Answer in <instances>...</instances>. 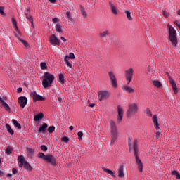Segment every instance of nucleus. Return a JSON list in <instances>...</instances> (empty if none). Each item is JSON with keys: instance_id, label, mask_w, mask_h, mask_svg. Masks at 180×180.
<instances>
[{"instance_id": "f257e3e1", "label": "nucleus", "mask_w": 180, "mask_h": 180, "mask_svg": "<svg viewBox=\"0 0 180 180\" xmlns=\"http://www.w3.org/2000/svg\"><path fill=\"white\" fill-rule=\"evenodd\" d=\"M168 28H169V40L171 43V44L174 47L178 46V37H176V31L175 30V28L171 25V24H168Z\"/></svg>"}, {"instance_id": "f03ea898", "label": "nucleus", "mask_w": 180, "mask_h": 180, "mask_svg": "<svg viewBox=\"0 0 180 180\" xmlns=\"http://www.w3.org/2000/svg\"><path fill=\"white\" fill-rule=\"evenodd\" d=\"M133 148L134 151L136 165L138 167L139 172H141L143 171V162H141V160L139 158V148L137 147V139H134V141Z\"/></svg>"}, {"instance_id": "7ed1b4c3", "label": "nucleus", "mask_w": 180, "mask_h": 180, "mask_svg": "<svg viewBox=\"0 0 180 180\" xmlns=\"http://www.w3.org/2000/svg\"><path fill=\"white\" fill-rule=\"evenodd\" d=\"M44 79L42 80V85L44 88H49L53 85V82L54 81V76L49 72L44 73Z\"/></svg>"}, {"instance_id": "20e7f679", "label": "nucleus", "mask_w": 180, "mask_h": 180, "mask_svg": "<svg viewBox=\"0 0 180 180\" xmlns=\"http://www.w3.org/2000/svg\"><path fill=\"white\" fill-rule=\"evenodd\" d=\"M110 127L111 131V143L110 146H113V143L117 139V136H119L117 133V127L116 126V123L113 120H110Z\"/></svg>"}, {"instance_id": "39448f33", "label": "nucleus", "mask_w": 180, "mask_h": 180, "mask_svg": "<svg viewBox=\"0 0 180 180\" xmlns=\"http://www.w3.org/2000/svg\"><path fill=\"white\" fill-rule=\"evenodd\" d=\"M139 110V106L137 105V103H133L131 104H129V109L127 112V115L128 117H131V116L136 115Z\"/></svg>"}, {"instance_id": "423d86ee", "label": "nucleus", "mask_w": 180, "mask_h": 180, "mask_svg": "<svg viewBox=\"0 0 180 180\" xmlns=\"http://www.w3.org/2000/svg\"><path fill=\"white\" fill-rule=\"evenodd\" d=\"M98 101H106L110 96V92L106 90H101L98 92Z\"/></svg>"}, {"instance_id": "0eeeda50", "label": "nucleus", "mask_w": 180, "mask_h": 180, "mask_svg": "<svg viewBox=\"0 0 180 180\" xmlns=\"http://www.w3.org/2000/svg\"><path fill=\"white\" fill-rule=\"evenodd\" d=\"M108 77L112 88H117V79L112 71L108 72Z\"/></svg>"}, {"instance_id": "6e6552de", "label": "nucleus", "mask_w": 180, "mask_h": 180, "mask_svg": "<svg viewBox=\"0 0 180 180\" xmlns=\"http://www.w3.org/2000/svg\"><path fill=\"white\" fill-rule=\"evenodd\" d=\"M133 68H129L125 71V78L127 82V85L131 82V79H133Z\"/></svg>"}, {"instance_id": "1a4fd4ad", "label": "nucleus", "mask_w": 180, "mask_h": 180, "mask_svg": "<svg viewBox=\"0 0 180 180\" xmlns=\"http://www.w3.org/2000/svg\"><path fill=\"white\" fill-rule=\"evenodd\" d=\"M117 112L118 114L117 115V123H120L122 120H123V115H124V111L123 110V107L121 105L117 106Z\"/></svg>"}, {"instance_id": "9d476101", "label": "nucleus", "mask_w": 180, "mask_h": 180, "mask_svg": "<svg viewBox=\"0 0 180 180\" xmlns=\"http://www.w3.org/2000/svg\"><path fill=\"white\" fill-rule=\"evenodd\" d=\"M70 58H71L72 60H74V58H75V55H74V53H70L69 56H66L64 58V61L66 65H68V67H69L72 70L73 68H72V65L70 63Z\"/></svg>"}, {"instance_id": "9b49d317", "label": "nucleus", "mask_w": 180, "mask_h": 180, "mask_svg": "<svg viewBox=\"0 0 180 180\" xmlns=\"http://www.w3.org/2000/svg\"><path fill=\"white\" fill-rule=\"evenodd\" d=\"M30 95L33 98L34 102H37V101H44L46 99V98L37 94L34 91H30Z\"/></svg>"}, {"instance_id": "f8f14e48", "label": "nucleus", "mask_w": 180, "mask_h": 180, "mask_svg": "<svg viewBox=\"0 0 180 180\" xmlns=\"http://www.w3.org/2000/svg\"><path fill=\"white\" fill-rule=\"evenodd\" d=\"M50 44H54L55 46H60V39L57 38L56 34H52L49 37Z\"/></svg>"}, {"instance_id": "ddd939ff", "label": "nucleus", "mask_w": 180, "mask_h": 180, "mask_svg": "<svg viewBox=\"0 0 180 180\" xmlns=\"http://www.w3.org/2000/svg\"><path fill=\"white\" fill-rule=\"evenodd\" d=\"M6 101V97L3 96V98L0 97V101L1 103L2 107L6 109L7 112H11V108L9 107V105L5 102Z\"/></svg>"}, {"instance_id": "4468645a", "label": "nucleus", "mask_w": 180, "mask_h": 180, "mask_svg": "<svg viewBox=\"0 0 180 180\" xmlns=\"http://www.w3.org/2000/svg\"><path fill=\"white\" fill-rule=\"evenodd\" d=\"M45 161H47V162H49V164H51L52 165H56L57 164L56 162V158L51 155H46Z\"/></svg>"}, {"instance_id": "2eb2a0df", "label": "nucleus", "mask_w": 180, "mask_h": 180, "mask_svg": "<svg viewBox=\"0 0 180 180\" xmlns=\"http://www.w3.org/2000/svg\"><path fill=\"white\" fill-rule=\"evenodd\" d=\"M64 96H63V93L61 91H58L57 94H56L54 98H53V102H57V98L59 102V103H63V98Z\"/></svg>"}, {"instance_id": "dca6fc26", "label": "nucleus", "mask_w": 180, "mask_h": 180, "mask_svg": "<svg viewBox=\"0 0 180 180\" xmlns=\"http://www.w3.org/2000/svg\"><path fill=\"white\" fill-rule=\"evenodd\" d=\"M18 103H20V105L21 108H25L26 105L27 104V98L25 96H21L18 98Z\"/></svg>"}, {"instance_id": "f3484780", "label": "nucleus", "mask_w": 180, "mask_h": 180, "mask_svg": "<svg viewBox=\"0 0 180 180\" xmlns=\"http://www.w3.org/2000/svg\"><path fill=\"white\" fill-rule=\"evenodd\" d=\"M152 121L156 130H160V124L158 123V116L155 115L152 117Z\"/></svg>"}, {"instance_id": "a211bd4d", "label": "nucleus", "mask_w": 180, "mask_h": 180, "mask_svg": "<svg viewBox=\"0 0 180 180\" xmlns=\"http://www.w3.org/2000/svg\"><path fill=\"white\" fill-rule=\"evenodd\" d=\"M118 178H124V166L121 165L119 167L117 170Z\"/></svg>"}, {"instance_id": "6ab92c4d", "label": "nucleus", "mask_w": 180, "mask_h": 180, "mask_svg": "<svg viewBox=\"0 0 180 180\" xmlns=\"http://www.w3.org/2000/svg\"><path fill=\"white\" fill-rule=\"evenodd\" d=\"M122 91H124L125 92H128L129 94H133L134 92V89L133 87H130L127 86V84L123 85L122 87Z\"/></svg>"}, {"instance_id": "aec40b11", "label": "nucleus", "mask_w": 180, "mask_h": 180, "mask_svg": "<svg viewBox=\"0 0 180 180\" xmlns=\"http://www.w3.org/2000/svg\"><path fill=\"white\" fill-rule=\"evenodd\" d=\"M169 82L174 94H178V88H176V84H175V81L172 78H169Z\"/></svg>"}, {"instance_id": "412c9836", "label": "nucleus", "mask_w": 180, "mask_h": 180, "mask_svg": "<svg viewBox=\"0 0 180 180\" xmlns=\"http://www.w3.org/2000/svg\"><path fill=\"white\" fill-rule=\"evenodd\" d=\"M18 162H20L19 164V167L20 168H22V167H25V164L26 162V160H25V158L22 155L18 156Z\"/></svg>"}, {"instance_id": "4be33fe9", "label": "nucleus", "mask_w": 180, "mask_h": 180, "mask_svg": "<svg viewBox=\"0 0 180 180\" xmlns=\"http://www.w3.org/2000/svg\"><path fill=\"white\" fill-rule=\"evenodd\" d=\"M102 169H103V171H104V172H106V174H108V175L113 176V178H116V174H115V172H113L106 167H103Z\"/></svg>"}, {"instance_id": "5701e85b", "label": "nucleus", "mask_w": 180, "mask_h": 180, "mask_svg": "<svg viewBox=\"0 0 180 180\" xmlns=\"http://www.w3.org/2000/svg\"><path fill=\"white\" fill-rule=\"evenodd\" d=\"M33 154H34V150L27 148V155L29 158H33Z\"/></svg>"}, {"instance_id": "b1692460", "label": "nucleus", "mask_w": 180, "mask_h": 180, "mask_svg": "<svg viewBox=\"0 0 180 180\" xmlns=\"http://www.w3.org/2000/svg\"><path fill=\"white\" fill-rule=\"evenodd\" d=\"M16 32H14V36L18 39L19 41L22 40V32H20V30H19V28H17L15 30Z\"/></svg>"}, {"instance_id": "393cba45", "label": "nucleus", "mask_w": 180, "mask_h": 180, "mask_svg": "<svg viewBox=\"0 0 180 180\" xmlns=\"http://www.w3.org/2000/svg\"><path fill=\"white\" fill-rule=\"evenodd\" d=\"M110 34V32H109V30H104L101 32H100L99 36L101 39H105L107 36H109Z\"/></svg>"}, {"instance_id": "a878e982", "label": "nucleus", "mask_w": 180, "mask_h": 180, "mask_svg": "<svg viewBox=\"0 0 180 180\" xmlns=\"http://www.w3.org/2000/svg\"><path fill=\"white\" fill-rule=\"evenodd\" d=\"M110 6L111 8V12H112L114 15H117V8H116V6H115L113 3L110 2Z\"/></svg>"}, {"instance_id": "bb28decb", "label": "nucleus", "mask_w": 180, "mask_h": 180, "mask_svg": "<svg viewBox=\"0 0 180 180\" xmlns=\"http://www.w3.org/2000/svg\"><path fill=\"white\" fill-rule=\"evenodd\" d=\"M49 127V125H47L46 123L43 124L41 127H39L38 131L39 133H44L46 131V129Z\"/></svg>"}, {"instance_id": "cd10ccee", "label": "nucleus", "mask_w": 180, "mask_h": 180, "mask_svg": "<svg viewBox=\"0 0 180 180\" xmlns=\"http://www.w3.org/2000/svg\"><path fill=\"white\" fill-rule=\"evenodd\" d=\"M6 129H7V131L11 134V136H13L15 134V131H13V129L11 127V125L8 124H6Z\"/></svg>"}, {"instance_id": "c85d7f7f", "label": "nucleus", "mask_w": 180, "mask_h": 180, "mask_svg": "<svg viewBox=\"0 0 180 180\" xmlns=\"http://www.w3.org/2000/svg\"><path fill=\"white\" fill-rule=\"evenodd\" d=\"M43 117H44V115L43 112H40L34 116V120L35 122H39V120H41V119H43Z\"/></svg>"}, {"instance_id": "c756f323", "label": "nucleus", "mask_w": 180, "mask_h": 180, "mask_svg": "<svg viewBox=\"0 0 180 180\" xmlns=\"http://www.w3.org/2000/svg\"><path fill=\"white\" fill-rule=\"evenodd\" d=\"M24 168L25 169H27V171H32V169H33V168L32 167L30 164L27 162V161H25V163L24 165Z\"/></svg>"}, {"instance_id": "7c9ffc66", "label": "nucleus", "mask_w": 180, "mask_h": 180, "mask_svg": "<svg viewBox=\"0 0 180 180\" xmlns=\"http://www.w3.org/2000/svg\"><path fill=\"white\" fill-rule=\"evenodd\" d=\"M12 123L13 124V126H15V127H17V129H22V125H20V124L18 123V121L16 120L13 119Z\"/></svg>"}, {"instance_id": "2f4dec72", "label": "nucleus", "mask_w": 180, "mask_h": 180, "mask_svg": "<svg viewBox=\"0 0 180 180\" xmlns=\"http://www.w3.org/2000/svg\"><path fill=\"white\" fill-rule=\"evenodd\" d=\"M125 15H127V18L128 20H133V17H131V12L129 11L126 10L124 11Z\"/></svg>"}, {"instance_id": "473e14b6", "label": "nucleus", "mask_w": 180, "mask_h": 180, "mask_svg": "<svg viewBox=\"0 0 180 180\" xmlns=\"http://www.w3.org/2000/svg\"><path fill=\"white\" fill-rule=\"evenodd\" d=\"M55 29H56V31L58 32V33H63V30H61L62 29L61 25H60L59 23H57L56 25Z\"/></svg>"}, {"instance_id": "72a5a7b5", "label": "nucleus", "mask_w": 180, "mask_h": 180, "mask_svg": "<svg viewBox=\"0 0 180 180\" xmlns=\"http://www.w3.org/2000/svg\"><path fill=\"white\" fill-rule=\"evenodd\" d=\"M11 22L15 30H18V22H16V20H15V18H13L11 19Z\"/></svg>"}, {"instance_id": "f704fd0d", "label": "nucleus", "mask_w": 180, "mask_h": 180, "mask_svg": "<svg viewBox=\"0 0 180 180\" xmlns=\"http://www.w3.org/2000/svg\"><path fill=\"white\" fill-rule=\"evenodd\" d=\"M153 84L155 86H157L158 88H160L162 86V84L160 82V81L158 80H153Z\"/></svg>"}, {"instance_id": "c9c22d12", "label": "nucleus", "mask_w": 180, "mask_h": 180, "mask_svg": "<svg viewBox=\"0 0 180 180\" xmlns=\"http://www.w3.org/2000/svg\"><path fill=\"white\" fill-rule=\"evenodd\" d=\"M80 11L84 18H86V16H88V14H86V11H85L82 6H80Z\"/></svg>"}, {"instance_id": "e433bc0d", "label": "nucleus", "mask_w": 180, "mask_h": 180, "mask_svg": "<svg viewBox=\"0 0 180 180\" xmlns=\"http://www.w3.org/2000/svg\"><path fill=\"white\" fill-rule=\"evenodd\" d=\"M25 15H26V18L32 23V27H34V26L33 25V16L28 15L26 13H25Z\"/></svg>"}, {"instance_id": "4c0bfd02", "label": "nucleus", "mask_w": 180, "mask_h": 180, "mask_svg": "<svg viewBox=\"0 0 180 180\" xmlns=\"http://www.w3.org/2000/svg\"><path fill=\"white\" fill-rule=\"evenodd\" d=\"M163 16H165V18H168L169 16V11L168 9L163 10Z\"/></svg>"}, {"instance_id": "58836bf2", "label": "nucleus", "mask_w": 180, "mask_h": 180, "mask_svg": "<svg viewBox=\"0 0 180 180\" xmlns=\"http://www.w3.org/2000/svg\"><path fill=\"white\" fill-rule=\"evenodd\" d=\"M66 15L68 16V19L70 20V22H74V19L71 16V13L70 11L66 12Z\"/></svg>"}, {"instance_id": "ea45409f", "label": "nucleus", "mask_w": 180, "mask_h": 180, "mask_svg": "<svg viewBox=\"0 0 180 180\" xmlns=\"http://www.w3.org/2000/svg\"><path fill=\"white\" fill-rule=\"evenodd\" d=\"M172 175H174V176H176L177 179H180V175H179V173L178 172V171L174 170L172 172Z\"/></svg>"}, {"instance_id": "a19ab883", "label": "nucleus", "mask_w": 180, "mask_h": 180, "mask_svg": "<svg viewBox=\"0 0 180 180\" xmlns=\"http://www.w3.org/2000/svg\"><path fill=\"white\" fill-rule=\"evenodd\" d=\"M59 81L60 84H64V75L63 73L59 74Z\"/></svg>"}, {"instance_id": "79ce46f5", "label": "nucleus", "mask_w": 180, "mask_h": 180, "mask_svg": "<svg viewBox=\"0 0 180 180\" xmlns=\"http://www.w3.org/2000/svg\"><path fill=\"white\" fill-rule=\"evenodd\" d=\"M146 113L147 116H148V117H151L153 116V113L151 112V110H150V108H146Z\"/></svg>"}, {"instance_id": "37998d69", "label": "nucleus", "mask_w": 180, "mask_h": 180, "mask_svg": "<svg viewBox=\"0 0 180 180\" xmlns=\"http://www.w3.org/2000/svg\"><path fill=\"white\" fill-rule=\"evenodd\" d=\"M20 41H21V43H22L23 46H25V47H26V49H29V43H27V41L23 40V39L20 40Z\"/></svg>"}, {"instance_id": "c03bdc74", "label": "nucleus", "mask_w": 180, "mask_h": 180, "mask_svg": "<svg viewBox=\"0 0 180 180\" xmlns=\"http://www.w3.org/2000/svg\"><path fill=\"white\" fill-rule=\"evenodd\" d=\"M41 70H47V65L44 62H41L40 64Z\"/></svg>"}, {"instance_id": "a18cd8bd", "label": "nucleus", "mask_w": 180, "mask_h": 180, "mask_svg": "<svg viewBox=\"0 0 180 180\" xmlns=\"http://www.w3.org/2000/svg\"><path fill=\"white\" fill-rule=\"evenodd\" d=\"M61 141L63 143H68V141H70V139L68 137H67V136H64V137L61 138Z\"/></svg>"}, {"instance_id": "49530a36", "label": "nucleus", "mask_w": 180, "mask_h": 180, "mask_svg": "<svg viewBox=\"0 0 180 180\" xmlns=\"http://www.w3.org/2000/svg\"><path fill=\"white\" fill-rule=\"evenodd\" d=\"M54 130H56V127L54 126H51L48 128L49 133H53Z\"/></svg>"}, {"instance_id": "de8ad7c7", "label": "nucleus", "mask_w": 180, "mask_h": 180, "mask_svg": "<svg viewBox=\"0 0 180 180\" xmlns=\"http://www.w3.org/2000/svg\"><path fill=\"white\" fill-rule=\"evenodd\" d=\"M77 136H78V139L79 140H82V137L84 136V133H82V131H79L77 133Z\"/></svg>"}, {"instance_id": "09e8293b", "label": "nucleus", "mask_w": 180, "mask_h": 180, "mask_svg": "<svg viewBox=\"0 0 180 180\" xmlns=\"http://www.w3.org/2000/svg\"><path fill=\"white\" fill-rule=\"evenodd\" d=\"M39 158H43V160H46V155L43 153H38Z\"/></svg>"}, {"instance_id": "8fccbe9b", "label": "nucleus", "mask_w": 180, "mask_h": 180, "mask_svg": "<svg viewBox=\"0 0 180 180\" xmlns=\"http://www.w3.org/2000/svg\"><path fill=\"white\" fill-rule=\"evenodd\" d=\"M12 147H8L7 148H6V154H11V153H12Z\"/></svg>"}, {"instance_id": "3c124183", "label": "nucleus", "mask_w": 180, "mask_h": 180, "mask_svg": "<svg viewBox=\"0 0 180 180\" xmlns=\"http://www.w3.org/2000/svg\"><path fill=\"white\" fill-rule=\"evenodd\" d=\"M41 149L42 150V151H47V146H46V145H41Z\"/></svg>"}, {"instance_id": "603ef678", "label": "nucleus", "mask_w": 180, "mask_h": 180, "mask_svg": "<svg viewBox=\"0 0 180 180\" xmlns=\"http://www.w3.org/2000/svg\"><path fill=\"white\" fill-rule=\"evenodd\" d=\"M151 70H153V68H151V66H148L147 68V72L150 75H151Z\"/></svg>"}, {"instance_id": "864d4df0", "label": "nucleus", "mask_w": 180, "mask_h": 180, "mask_svg": "<svg viewBox=\"0 0 180 180\" xmlns=\"http://www.w3.org/2000/svg\"><path fill=\"white\" fill-rule=\"evenodd\" d=\"M155 136L156 139H160V137H161V134L160 133V131H158L156 132Z\"/></svg>"}, {"instance_id": "5fc2aeb1", "label": "nucleus", "mask_w": 180, "mask_h": 180, "mask_svg": "<svg viewBox=\"0 0 180 180\" xmlns=\"http://www.w3.org/2000/svg\"><path fill=\"white\" fill-rule=\"evenodd\" d=\"M0 13L1 15H5V13H4V7H0Z\"/></svg>"}, {"instance_id": "6e6d98bb", "label": "nucleus", "mask_w": 180, "mask_h": 180, "mask_svg": "<svg viewBox=\"0 0 180 180\" xmlns=\"http://www.w3.org/2000/svg\"><path fill=\"white\" fill-rule=\"evenodd\" d=\"M60 20H58V18H55L53 19V23H57V22H58Z\"/></svg>"}, {"instance_id": "4d7b16f0", "label": "nucleus", "mask_w": 180, "mask_h": 180, "mask_svg": "<svg viewBox=\"0 0 180 180\" xmlns=\"http://www.w3.org/2000/svg\"><path fill=\"white\" fill-rule=\"evenodd\" d=\"M22 91H23V89H22L21 87H19L17 89L18 94H20V92H22Z\"/></svg>"}, {"instance_id": "13d9d810", "label": "nucleus", "mask_w": 180, "mask_h": 180, "mask_svg": "<svg viewBox=\"0 0 180 180\" xmlns=\"http://www.w3.org/2000/svg\"><path fill=\"white\" fill-rule=\"evenodd\" d=\"M60 39H61L62 41H63L64 43H65V41H67V39H65V37H60Z\"/></svg>"}, {"instance_id": "bf43d9fd", "label": "nucleus", "mask_w": 180, "mask_h": 180, "mask_svg": "<svg viewBox=\"0 0 180 180\" xmlns=\"http://www.w3.org/2000/svg\"><path fill=\"white\" fill-rule=\"evenodd\" d=\"M12 172H13V174H17V173H18V169L13 168V169H12Z\"/></svg>"}, {"instance_id": "052dcab7", "label": "nucleus", "mask_w": 180, "mask_h": 180, "mask_svg": "<svg viewBox=\"0 0 180 180\" xmlns=\"http://www.w3.org/2000/svg\"><path fill=\"white\" fill-rule=\"evenodd\" d=\"M174 23H175V25H176V26H178V27L180 29V23H179V22L175 21Z\"/></svg>"}, {"instance_id": "680f3d73", "label": "nucleus", "mask_w": 180, "mask_h": 180, "mask_svg": "<svg viewBox=\"0 0 180 180\" xmlns=\"http://www.w3.org/2000/svg\"><path fill=\"white\" fill-rule=\"evenodd\" d=\"M129 151H131V143L129 142Z\"/></svg>"}, {"instance_id": "e2e57ef3", "label": "nucleus", "mask_w": 180, "mask_h": 180, "mask_svg": "<svg viewBox=\"0 0 180 180\" xmlns=\"http://www.w3.org/2000/svg\"><path fill=\"white\" fill-rule=\"evenodd\" d=\"M69 130H70V131H72V130H74V127L73 126H70L69 127Z\"/></svg>"}, {"instance_id": "0e129e2a", "label": "nucleus", "mask_w": 180, "mask_h": 180, "mask_svg": "<svg viewBox=\"0 0 180 180\" xmlns=\"http://www.w3.org/2000/svg\"><path fill=\"white\" fill-rule=\"evenodd\" d=\"M90 108H94L95 106V103L89 104Z\"/></svg>"}, {"instance_id": "69168bd1", "label": "nucleus", "mask_w": 180, "mask_h": 180, "mask_svg": "<svg viewBox=\"0 0 180 180\" xmlns=\"http://www.w3.org/2000/svg\"><path fill=\"white\" fill-rule=\"evenodd\" d=\"M51 4H54L57 0H49Z\"/></svg>"}, {"instance_id": "338daca9", "label": "nucleus", "mask_w": 180, "mask_h": 180, "mask_svg": "<svg viewBox=\"0 0 180 180\" xmlns=\"http://www.w3.org/2000/svg\"><path fill=\"white\" fill-rule=\"evenodd\" d=\"M11 176H12V174H7V177H8V178H11Z\"/></svg>"}, {"instance_id": "774afa93", "label": "nucleus", "mask_w": 180, "mask_h": 180, "mask_svg": "<svg viewBox=\"0 0 180 180\" xmlns=\"http://www.w3.org/2000/svg\"><path fill=\"white\" fill-rule=\"evenodd\" d=\"M177 14H179L180 15V10L177 11Z\"/></svg>"}]
</instances>
